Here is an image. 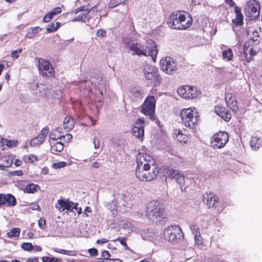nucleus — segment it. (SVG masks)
I'll return each mask as SVG.
<instances>
[{
    "label": "nucleus",
    "instance_id": "nucleus-1",
    "mask_svg": "<svg viewBox=\"0 0 262 262\" xmlns=\"http://www.w3.org/2000/svg\"><path fill=\"white\" fill-rule=\"evenodd\" d=\"M154 159L147 154L139 153L137 157V178L143 182L151 181L157 177L159 169L154 165Z\"/></svg>",
    "mask_w": 262,
    "mask_h": 262
},
{
    "label": "nucleus",
    "instance_id": "nucleus-2",
    "mask_svg": "<svg viewBox=\"0 0 262 262\" xmlns=\"http://www.w3.org/2000/svg\"><path fill=\"white\" fill-rule=\"evenodd\" d=\"M145 216L152 222L157 223L161 222L166 218L163 204L156 200L148 202L145 207Z\"/></svg>",
    "mask_w": 262,
    "mask_h": 262
},
{
    "label": "nucleus",
    "instance_id": "nucleus-3",
    "mask_svg": "<svg viewBox=\"0 0 262 262\" xmlns=\"http://www.w3.org/2000/svg\"><path fill=\"white\" fill-rule=\"evenodd\" d=\"M192 19L189 13L186 14L177 11L171 14L168 18L167 24L172 29L185 30L192 24Z\"/></svg>",
    "mask_w": 262,
    "mask_h": 262
},
{
    "label": "nucleus",
    "instance_id": "nucleus-4",
    "mask_svg": "<svg viewBox=\"0 0 262 262\" xmlns=\"http://www.w3.org/2000/svg\"><path fill=\"white\" fill-rule=\"evenodd\" d=\"M129 50L133 51L132 55L150 56L153 59L156 58L158 54L156 45L152 39L147 40L145 45L139 42L132 43Z\"/></svg>",
    "mask_w": 262,
    "mask_h": 262
},
{
    "label": "nucleus",
    "instance_id": "nucleus-5",
    "mask_svg": "<svg viewBox=\"0 0 262 262\" xmlns=\"http://www.w3.org/2000/svg\"><path fill=\"white\" fill-rule=\"evenodd\" d=\"M180 116L184 125L189 128H195L199 120V115L191 108H183L181 111Z\"/></svg>",
    "mask_w": 262,
    "mask_h": 262
},
{
    "label": "nucleus",
    "instance_id": "nucleus-6",
    "mask_svg": "<svg viewBox=\"0 0 262 262\" xmlns=\"http://www.w3.org/2000/svg\"><path fill=\"white\" fill-rule=\"evenodd\" d=\"M143 72L147 80H150L155 85H159L161 80L157 68L151 64L146 63L143 65Z\"/></svg>",
    "mask_w": 262,
    "mask_h": 262
},
{
    "label": "nucleus",
    "instance_id": "nucleus-7",
    "mask_svg": "<svg viewBox=\"0 0 262 262\" xmlns=\"http://www.w3.org/2000/svg\"><path fill=\"white\" fill-rule=\"evenodd\" d=\"M164 236L165 239L168 241L177 242L183 238L184 234L179 226H170L164 229Z\"/></svg>",
    "mask_w": 262,
    "mask_h": 262
},
{
    "label": "nucleus",
    "instance_id": "nucleus-8",
    "mask_svg": "<svg viewBox=\"0 0 262 262\" xmlns=\"http://www.w3.org/2000/svg\"><path fill=\"white\" fill-rule=\"evenodd\" d=\"M260 7L258 1L250 0L245 8V14L251 20L256 19L260 15Z\"/></svg>",
    "mask_w": 262,
    "mask_h": 262
},
{
    "label": "nucleus",
    "instance_id": "nucleus-9",
    "mask_svg": "<svg viewBox=\"0 0 262 262\" xmlns=\"http://www.w3.org/2000/svg\"><path fill=\"white\" fill-rule=\"evenodd\" d=\"M229 140L228 134L225 132L215 134L211 139V146L214 149H220L225 146Z\"/></svg>",
    "mask_w": 262,
    "mask_h": 262
},
{
    "label": "nucleus",
    "instance_id": "nucleus-10",
    "mask_svg": "<svg viewBox=\"0 0 262 262\" xmlns=\"http://www.w3.org/2000/svg\"><path fill=\"white\" fill-rule=\"evenodd\" d=\"M38 69L41 76L45 77H52L54 76V68L48 60L39 58L38 59Z\"/></svg>",
    "mask_w": 262,
    "mask_h": 262
},
{
    "label": "nucleus",
    "instance_id": "nucleus-11",
    "mask_svg": "<svg viewBox=\"0 0 262 262\" xmlns=\"http://www.w3.org/2000/svg\"><path fill=\"white\" fill-rule=\"evenodd\" d=\"M156 107V100L154 96H147L141 105V112L146 116L152 118Z\"/></svg>",
    "mask_w": 262,
    "mask_h": 262
},
{
    "label": "nucleus",
    "instance_id": "nucleus-12",
    "mask_svg": "<svg viewBox=\"0 0 262 262\" xmlns=\"http://www.w3.org/2000/svg\"><path fill=\"white\" fill-rule=\"evenodd\" d=\"M164 173L170 179H174L176 182L179 185L181 189L185 183V176L182 172L179 170L173 169L169 167H163Z\"/></svg>",
    "mask_w": 262,
    "mask_h": 262
},
{
    "label": "nucleus",
    "instance_id": "nucleus-13",
    "mask_svg": "<svg viewBox=\"0 0 262 262\" xmlns=\"http://www.w3.org/2000/svg\"><path fill=\"white\" fill-rule=\"evenodd\" d=\"M177 93L180 96L187 99H193L199 95V92L195 88L189 85L180 87L177 90Z\"/></svg>",
    "mask_w": 262,
    "mask_h": 262
},
{
    "label": "nucleus",
    "instance_id": "nucleus-14",
    "mask_svg": "<svg viewBox=\"0 0 262 262\" xmlns=\"http://www.w3.org/2000/svg\"><path fill=\"white\" fill-rule=\"evenodd\" d=\"M160 64L162 70L168 74H172L177 69V64L170 57H166L161 59Z\"/></svg>",
    "mask_w": 262,
    "mask_h": 262
},
{
    "label": "nucleus",
    "instance_id": "nucleus-15",
    "mask_svg": "<svg viewBox=\"0 0 262 262\" xmlns=\"http://www.w3.org/2000/svg\"><path fill=\"white\" fill-rule=\"evenodd\" d=\"M131 99L134 101H141L144 95V90L140 86H132L129 89Z\"/></svg>",
    "mask_w": 262,
    "mask_h": 262
},
{
    "label": "nucleus",
    "instance_id": "nucleus-16",
    "mask_svg": "<svg viewBox=\"0 0 262 262\" xmlns=\"http://www.w3.org/2000/svg\"><path fill=\"white\" fill-rule=\"evenodd\" d=\"M49 132V127L45 126L41 130L38 135L33 138L30 141L31 146H37L41 144L45 140V139Z\"/></svg>",
    "mask_w": 262,
    "mask_h": 262
},
{
    "label": "nucleus",
    "instance_id": "nucleus-17",
    "mask_svg": "<svg viewBox=\"0 0 262 262\" xmlns=\"http://www.w3.org/2000/svg\"><path fill=\"white\" fill-rule=\"evenodd\" d=\"M203 201L206 203L209 208H215L218 203V198L212 194H206V196H204Z\"/></svg>",
    "mask_w": 262,
    "mask_h": 262
},
{
    "label": "nucleus",
    "instance_id": "nucleus-18",
    "mask_svg": "<svg viewBox=\"0 0 262 262\" xmlns=\"http://www.w3.org/2000/svg\"><path fill=\"white\" fill-rule=\"evenodd\" d=\"M215 112L226 122L229 121L231 118L230 113L224 107L221 106L215 107Z\"/></svg>",
    "mask_w": 262,
    "mask_h": 262
},
{
    "label": "nucleus",
    "instance_id": "nucleus-19",
    "mask_svg": "<svg viewBox=\"0 0 262 262\" xmlns=\"http://www.w3.org/2000/svg\"><path fill=\"white\" fill-rule=\"evenodd\" d=\"M57 205H56V207L59 209L62 208V210H68L71 211H73L74 203L69 200H58Z\"/></svg>",
    "mask_w": 262,
    "mask_h": 262
},
{
    "label": "nucleus",
    "instance_id": "nucleus-20",
    "mask_svg": "<svg viewBox=\"0 0 262 262\" xmlns=\"http://www.w3.org/2000/svg\"><path fill=\"white\" fill-rule=\"evenodd\" d=\"M234 11L236 18L232 20V23L236 26H241L243 25V15L241 13V9L238 7H235Z\"/></svg>",
    "mask_w": 262,
    "mask_h": 262
},
{
    "label": "nucleus",
    "instance_id": "nucleus-21",
    "mask_svg": "<svg viewBox=\"0 0 262 262\" xmlns=\"http://www.w3.org/2000/svg\"><path fill=\"white\" fill-rule=\"evenodd\" d=\"M61 12V8L59 7L54 8L52 11L47 13L43 18L45 23L49 22L53 16Z\"/></svg>",
    "mask_w": 262,
    "mask_h": 262
},
{
    "label": "nucleus",
    "instance_id": "nucleus-22",
    "mask_svg": "<svg viewBox=\"0 0 262 262\" xmlns=\"http://www.w3.org/2000/svg\"><path fill=\"white\" fill-rule=\"evenodd\" d=\"M132 132L133 135L138 139H142L144 136V128L142 126H134L132 128Z\"/></svg>",
    "mask_w": 262,
    "mask_h": 262
},
{
    "label": "nucleus",
    "instance_id": "nucleus-23",
    "mask_svg": "<svg viewBox=\"0 0 262 262\" xmlns=\"http://www.w3.org/2000/svg\"><path fill=\"white\" fill-rule=\"evenodd\" d=\"M40 189V186L34 183H29L25 187L23 191L25 193H35Z\"/></svg>",
    "mask_w": 262,
    "mask_h": 262
},
{
    "label": "nucleus",
    "instance_id": "nucleus-24",
    "mask_svg": "<svg viewBox=\"0 0 262 262\" xmlns=\"http://www.w3.org/2000/svg\"><path fill=\"white\" fill-rule=\"evenodd\" d=\"M74 121L71 117H66L63 121V127L65 129L71 130L74 127Z\"/></svg>",
    "mask_w": 262,
    "mask_h": 262
},
{
    "label": "nucleus",
    "instance_id": "nucleus-25",
    "mask_svg": "<svg viewBox=\"0 0 262 262\" xmlns=\"http://www.w3.org/2000/svg\"><path fill=\"white\" fill-rule=\"evenodd\" d=\"M6 202L8 206H14L17 203L15 196L10 193L6 194Z\"/></svg>",
    "mask_w": 262,
    "mask_h": 262
},
{
    "label": "nucleus",
    "instance_id": "nucleus-26",
    "mask_svg": "<svg viewBox=\"0 0 262 262\" xmlns=\"http://www.w3.org/2000/svg\"><path fill=\"white\" fill-rule=\"evenodd\" d=\"M259 139L256 137H253L251 139L250 144L253 150H256L259 148L260 146H261L259 142Z\"/></svg>",
    "mask_w": 262,
    "mask_h": 262
},
{
    "label": "nucleus",
    "instance_id": "nucleus-27",
    "mask_svg": "<svg viewBox=\"0 0 262 262\" xmlns=\"http://www.w3.org/2000/svg\"><path fill=\"white\" fill-rule=\"evenodd\" d=\"M63 149V144L60 140L51 146V150L52 153H54V152H61Z\"/></svg>",
    "mask_w": 262,
    "mask_h": 262
},
{
    "label": "nucleus",
    "instance_id": "nucleus-28",
    "mask_svg": "<svg viewBox=\"0 0 262 262\" xmlns=\"http://www.w3.org/2000/svg\"><path fill=\"white\" fill-rule=\"evenodd\" d=\"M20 230L19 228H13L7 233L9 238L17 237L19 235Z\"/></svg>",
    "mask_w": 262,
    "mask_h": 262
},
{
    "label": "nucleus",
    "instance_id": "nucleus-29",
    "mask_svg": "<svg viewBox=\"0 0 262 262\" xmlns=\"http://www.w3.org/2000/svg\"><path fill=\"white\" fill-rule=\"evenodd\" d=\"M233 52L230 48L222 52V56L224 59H227L228 61L231 60L233 57Z\"/></svg>",
    "mask_w": 262,
    "mask_h": 262
},
{
    "label": "nucleus",
    "instance_id": "nucleus-30",
    "mask_svg": "<svg viewBox=\"0 0 262 262\" xmlns=\"http://www.w3.org/2000/svg\"><path fill=\"white\" fill-rule=\"evenodd\" d=\"M59 134V133L57 130H53L52 132L50 133L49 138L50 139L54 141L57 140L58 139L61 141V136H60Z\"/></svg>",
    "mask_w": 262,
    "mask_h": 262
},
{
    "label": "nucleus",
    "instance_id": "nucleus-31",
    "mask_svg": "<svg viewBox=\"0 0 262 262\" xmlns=\"http://www.w3.org/2000/svg\"><path fill=\"white\" fill-rule=\"evenodd\" d=\"M90 12V11L86 12L83 14H80L78 16H76L73 20V21H85V20L88 18V14Z\"/></svg>",
    "mask_w": 262,
    "mask_h": 262
},
{
    "label": "nucleus",
    "instance_id": "nucleus-32",
    "mask_svg": "<svg viewBox=\"0 0 262 262\" xmlns=\"http://www.w3.org/2000/svg\"><path fill=\"white\" fill-rule=\"evenodd\" d=\"M21 248L27 251H31L33 249V246L30 243H24L21 246Z\"/></svg>",
    "mask_w": 262,
    "mask_h": 262
},
{
    "label": "nucleus",
    "instance_id": "nucleus-33",
    "mask_svg": "<svg viewBox=\"0 0 262 262\" xmlns=\"http://www.w3.org/2000/svg\"><path fill=\"white\" fill-rule=\"evenodd\" d=\"M55 251L71 256H75L76 255V252L75 251H68L66 250L60 249L59 250H55Z\"/></svg>",
    "mask_w": 262,
    "mask_h": 262
},
{
    "label": "nucleus",
    "instance_id": "nucleus-34",
    "mask_svg": "<svg viewBox=\"0 0 262 262\" xmlns=\"http://www.w3.org/2000/svg\"><path fill=\"white\" fill-rule=\"evenodd\" d=\"M41 259L43 262H60L58 258L48 256H43L41 257Z\"/></svg>",
    "mask_w": 262,
    "mask_h": 262
},
{
    "label": "nucleus",
    "instance_id": "nucleus-35",
    "mask_svg": "<svg viewBox=\"0 0 262 262\" xmlns=\"http://www.w3.org/2000/svg\"><path fill=\"white\" fill-rule=\"evenodd\" d=\"M113 241H118L120 242V244L125 247L126 250H129V248L128 247L127 244L126 243V238L124 237H118L116 239Z\"/></svg>",
    "mask_w": 262,
    "mask_h": 262
},
{
    "label": "nucleus",
    "instance_id": "nucleus-36",
    "mask_svg": "<svg viewBox=\"0 0 262 262\" xmlns=\"http://www.w3.org/2000/svg\"><path fill=\"white\" fill-rule=\"evenodd\" d=\"M122 4H123L122 0H111L109 3V7L113 8Z\"/></svg>",
    "mask_w": 262,
    "mask_h": 262
},
{
    "label": "nucleus",
    "instance_id": "nucleus-37",
    "mask_svg": "<svg viewBox=\"0 0 262 262\" xmlns=\"http://www.w3.org/2000/svg\"><path fill=\"white\" fill-rule=\"evenodd\" d=\"M67 165V162L62 161L54 163L53 164V167L55 169H59L66 167Z\"/></svg>",
    "mask_w": 262,
    "mask_h": 262
},
{
    "label": "nucleus",
    "instance_id": "nucleus-38",
    "mask_svg": "<svg viewBox=\"0 0 262 262\" xmlns=\"http://www.w3.org/2000/svg\"><path fill=\"white\" fill-rule=\"evenodd\" d=\"M227 99H228V96H226V98H225V99H226V103H227V104L228 105L229 103H230V101H231V104H232V109L234 111V110H236V108H237V106H236V102L235 101L234 102V99H233V98L231 96L229 98V100L228 101L227 100Z\"/></svg>",
    "mask_w": 262,
    "mask_h": 262
},
{
    "label": "nucleus",
    "instance_id": "nucleus-39",
    "mask_svg": "<svg viewBox=\"0 0 262 262\" xmlns=\"http://www.w3.org/2000/svg\"><path fill=\"white\" fill-rule=\"evenodd\" d=\"M194 236L195 243L198 245H201L203 243V238L201 235L200 232L199 233H196V234H194Z\"/></svg>",
    "mask_w": 262,
    "mask_h": 262
},
{
    "label": "nucleus",
    "instance_id": "nucleus-40",
    "mask_svg": "<svg viewBox=\"0 0 262 262\" xmlns=\"http://www.w3.org/2000/svg\"><path fill=\"white\" fill-rule=\"evenodd\" d=\"M106 31L103 29H100L97 30L96 35L101 38H104L106 36Z\"/></svg>",
    "mask_w": 262,
    "mask_h": 262
},
{
    "label": "nucleus",
    "instance_id": "nucleus-41",
    "mask_svg": "<svg viewBox=\"0 0 262 262\" xmlns=\"http://www.w3.org/2000/svg\"><path fill=\"white\" fill-rule=\"evenodd\" d=\"M190 229L193 235L200 232L199 228L195 224H191L190 225Z\"/></svg>",
    "mask_w": 262,
    "mask_h": 262
},
{
    "label": "nucleus",
    "instance_id": "nucleus-42",
    "mask_svg": "<svg viewBox=\"0 0 262 262\" xmlns=\"http://www.w3.org/2000/svg\"><path fill=\"white\" fill-rule=\"evenodd\" d=\"M41 29L39 27H32L28 30V34H36L39 31H41Z\"/></svg>",
    "mask_w": 262,
    "mask_h": 262
},
{
    "label": "nucleus",
    "instance_id": "nucleus-43",
    "mask_svg": "<svg viewBox=\"0 0 262 262\" xmlns=\"http://www.w3.org/2000/svg\"><path fill=\"white\" fill-rule=\"evenodd\" d=\"M46 220L42 218H40L38 222V225L41 229H44L46 226Z\"/></svg>",
    "mask_w": 262,
    "mask_h": 262
},
{
    "label": "nucleus",
    "instance_id": "nucleus-44",
    "mask_svg": "<svg viewBox=\"0 0 262 262\" xmlns=\"http://www.w3.org/2000/svg\"><path fill=\"white\" fill-rule=\"evenodd\" d=\"M55 27V24L54 23L49 24L47 27V31L49 33L55 32L56 31V28Z\"/></svg>",
    "mask_w": 262,
    "mask_h": 262
},
{
    "label": "nucleus",
    "instance_id": "nucleus-45",
    "mask_svg": "<svg viewBox=\"0 0 262 262\" xmlns=\"http://www.w3.org/2000/svg\"><path fill=\"white\" fill-rule=\"evenodd\" d=\"M111 256V254L108 251L104 250L101 253V259H110L109 258Z\"/></svg>",
    "mask_w": 262,
    "mask_h": 262
},
{
    "label": "nucleus",
    "instance_id": "nucleus-46",
    "mask_svg": "<svg viewBox=\"0 0 262 262\" xmlns=\"http://www.w3.org/2000/svg\"><path fill=\"white\" fill-rule=\"evenodd\" d=\"M142 126V128H144V120L143 118H139L136 121L134 126Z\"/></svg>",
    "mask_w": 262,
    "mask_h": 262
},
{
    "label": "nucleus",
    "instance_id": "nucleus-47",
    "mask_svg": "<svg viewBox=\"0 0 262 262\" xmlns=\"http://www.w3.org/2000/svg\"><path fill=\"white\" fill-rule=\"evenodd\" d=\"M72 138V136L70 134H67L66 135L61 136V141L67 142Z\"/></svg>",
    "mask_w": 262,
    "mask_h": 262
},
{
    "label": "nucleus",
    "instance_id": "nucleus-48",
    "mask_svg": "<svg viewBox=\"0 0 262 262\" xmlns=\"http://www.w3.org/2000/svg\"><path fill=\"white\" fill-rule=\"evenodd\" d=\"M30 208L33 210H40V207L38 204L36 203H32L30 206Z\"/></svg>",
    "mask_w": 262,
    "mask_h": 262
},
{
    "label": "nucleus",
    "instance_id": "nucleus-49",
    "mask_svg": "<svg viewBox=\"0 0 262 262\" xmlns=\"http://www.w3.org/2000/svg\"><path fill=\"white\" fill-rule=\"evenodd\" d=\"M88 251L91 256H96L98 255V250L95 248H90Z\"/></svg>",
    "mask_w": 262,
    "mask_h": 262
},
{
    "label": "nucleus",
    "instance_id": "nucleus-50",
    "mask_svg": "<svg viewBox=\"0 0 262 262\" xmlns=\"http://www.w3.org/2000/svg\"><path fill=\"white\" fill-rule=\"evenodd\" d=\"M38 160L37 156L34 155H30L28 156V161L31 163Z\"/></svg>",
    "mask_w": 262,
    "mask_h": 262
},
{
    "label": "nucleus",
    "instance_id": "nucleus-51",
    "mask_svg": "<svg viewBox=\"0 0 262 262\" xmlns=\"http://www.w3.org/2000/svg\"><path fill=\"white\" fill-rule=\"evenodd\" d=\"M21 52V50H13L11 53V56L13 58H17L19 56V54Z\"/></svg>",
    "mask_w": 262,
    "mask_h": 262
},
{
    "label": "nucleus",
    "instance_id": "nucleus-52",
    "mask_svg": "<svg viewBox=\"0 0 262 262\" xmlns=\"http://www.w3.org/2000/svg\"><path fill=\"white\" fill-rule=\"evenodd\" d=\"M6 203V194H0V205H4Z\"/></svg>",
    "mask_w": 262,
    "mask_h": 262
},
{
    "label": "nucleus",
    "instance_id": "nucleus-53",
    "mask_svg": "<svg viewBox=\"0 0 262 262\" xmlns=\"http://www.w3.org/2000/svg\"><path fill=\"white\" fill-rule=\"evenodd\" d=\"M78 204H74L73 207V211L75 210L78 214H80L81 213L82 209L81 207H78L77 206Z\"/></svg>",
    "mask_w": 262,
    "mask_h": 262
},
{
    "label": "nucleus",
    "instance_id": "nucleus-54",
    "mask_svg": "<svg viewBox=\"0 0 262 262\" xmlns=\"http://www.w3.org/2000/svg\"><path fill=\"white\" fill-rule=\"evenodd\" d=\"M225 2L227 4L229 5L230 7H234L235 9V7H237L233 0H225Z\"/></svg>",
    "mask_w": 262,
    "mask_h": 262
},
{
    "label": "nucleus",
    "instance_id": "nucleus-55",
    "mask_svg": "<svg viewBox=\"0 0 262 262\" xmlns=\"http://www.w3.org/2000/svg\"><path fill=\"white\" fill-rule=\"evenodd\" d=\"M26 262H39V259L37 257L33 258L29 257L27 259Z\"/></svg>",
    "mask_w": 262,
    "mask_h": 262
},
{
    "label": "nucleus",
    "instance_id": "nucleus-56",
    "mask_svg": "<svg viewBox=\"0 0 262 262\" xmlns=\"http://www.w3.org/2000/svg\"><path fill=\"white\" fill-rule=\"evenodd\" d=\"M93 144L94 145L95 148H97L99 145V140L98 139L95 138L93 141Z\"/></svg>",
    "mask_w": 262,
    "mask_h": 262
},
{
    "label": "nucleus",
    "instance_id": "nucleus-57",
    "mask_svg": "<svg viewBox=\"0 0 262 262\" xmlns=\"http://www.w3.org/2000/svg\"><path fill=\"white\" fill-rule=\"evenodd\" d=\"M84 8H85V6H81V7H78V8H77L75 10L74 12L75 14H77L78 12L82 11H86L87 10H84Z\"/></svg>",
    "mask_w": 262,
    "mask_h": 262
},
{
    "label": "nucleus",
    "instance_id": "nucleus-58",
    "mask_svg": "<svg viewBox=\"0 0 262 262\" xmlns=\"http://www.w3.org/2000/svg\"><path fill=\"white\" fill-rule=\"evenodd\" d=\"M108 241V239H106V238H102L101 239H99L97 241L96 243L97 244H103V243H107Z\"/></svg>",
    "mask_w": 262,
    "mask_h": 262
},
{
    "label": "nucleus",
    "instance_id": "nucleus-59",
    "mask_svg": "<svg viewBox=\"0 0 262 262\" xmlns=\"http://www.w3.org/2000/svg\"><path fill=\"white\" fill-rule=\"evenodd\" d=\"M17 176H20L23 174V172L21 170H17L14 171Z\"/></svg>",
    "mask_w": 262,
    "mask_h": 262
},
{
    "label": "nucleus",
    "instance_id": "nucleus-60",
    "mask_svg": "<svg viewBox=\"0 0 262 262\" xmlns=\"http://www.w3.org/2000/svg\"><path fill=\"white\" fill-rule=\"evenodd\" d=\"M92 166L94 168H98L99 166V164L97 162H94L92 164Z\"/></svg>",
    "mask_w": 262,
    "mask_h": 262
},
{
    "label": "nucleus",
    "instance_id": "nucleus-61",
    "mask_svg": "<svg viewBox=\"0 0 262 262\" xmlns=\"http://www.w3.org/2000/svg\"><path fill=\"white\" fill-rule=\"evenodd\" d=\"M34 236V233H33L32 232H29L27 234V236L29 238H33V237Z\"/></svg>",
    "mask_w": 262,
    "mask_h": 262
},
{
    "label": "nucleus",
    "instance_id": "nucleus-62",
    "mask_svg": "<svg viewBox=\"0 0 262 262\" xmlns=\"http://www.w3.org/2000/svg\"><path fill=\"white\" fill-rule=\"evenodd\" d=\"M91 212V209L90 207H86L85 209H84V212Z\"/></svg>",
    "mask_w": 262,
    "mask_h": 262
},
{
    "label": "nucleus",
    "instance_id": "nucleus-63",
    "mask_svg": "<svg viewBox=\"0 0 262 262\" xmlns=\"http://www.w3.org/2000/svg\"><path fill=\"white\" fill-rule=\"evenodd\" d=\"M4 69V65L3 64H0V75H1V73L2 71H3Z\"/></svg>",
    "mask_w": 262,
    "mask_h": 262
},
{
    "label": "nucleus",
    "instance_id": "nucleus-64",
    "mask_svg": "<svg viewBox=\"0 0 262 262\" xmlns=\"http://www.w3.org/2000/svg\"><path fill=\"white\" fill-rule=\"evenodd\" d=\"M60 26V23L59 22H56L55 24V28H56V30L59 28Z\"/></svg>",
    "mask_w": 262,
    "mask_h": 262
}]
</instances>
